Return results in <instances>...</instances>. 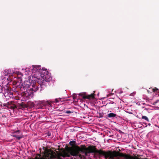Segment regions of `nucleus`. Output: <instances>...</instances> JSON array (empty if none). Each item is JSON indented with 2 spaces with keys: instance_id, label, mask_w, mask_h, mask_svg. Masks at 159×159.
Masks as SVG:
<instances>
[{
  "instance_id": "2eb2a0df",
  "label": "nucleus",
  "mask_w": 159,
  "mask_h": 159,
  "mask_svg": "<svg viewBox=\"0 0 159 159\" xmlns=\"http://www.w3.org/2000/svg\"><path fill=\"white\" fill-rule=\"evenodd\" d=\"M61 98H59L56 99L55 100V101L56 103H57L58 102H59V101H61Z\"/></svg>"
},
{
  "instance_id": "9b49d317",
  "label": "nucleus",
  "mask_w": 159,
  "mask_h": 159,
  "mask_svg": "<svg viewBox=\"0 0 159 159\" xmlns=\"http://www.w3.org/2000/svg\"><path fill=\"white\" fill-rule=\"evenodd\" d=\"M75 143H76V142L75 141H70V142L69 144L70 145H71L73 147V148H74V147L75 146L74 145L75 144Z\"/></svg>"
},
{
  "instance_id": "1a4fd4ad",
  "label": "nucleus",
  "mask_w": 159,
  "mask_h": 159,
  "mask_svg": "<svg viewBox=\"0 0 159 159\" xmlns=\"http://www.w3.org/2000/svg\"><path fill=\"white\" fill-rule=\"evenodd\" d=\"M32 88H31L30 90H32V91L36 92L38 90V87L36 85L33 86Z\"/></svg>"
},
{
  "instance_id": "393cba45",
  "label": "nucleus",
  "mask_w": 159,
  "mask_h": 159,
  "mask_svg": "<svg viewBox=\"0 0 159 159\" xmlns=\"http://www.w3.org/2000/svg\"><path fill=\"white\" fill-rule=\"evenodd\" d=\"M75 98V96H74V98Z\"/></svg>"
},
{
  "instance_id": "b1692460",
  "label": "nucleus",
  "mask_w": 159,
  "mask_h": 159,
  "mask_svg": "<svg viewBox=\"0 0 159 159\" xmlns=\"http://www.w3.org/2000/svg\"><path fill=\"white\" fill-rule=\"evenodd\" d=\"M32 106H34V105H33V104H32Z\"/></svg>"
},
{
  "instance_id": "0eeeda50",
  "label": "nucleus",
  "mask_w": 159,
  "mask_h": 159,
  "mask_svg": "<svg viewBox=\"0 0 159 159\" xmlns=\"http://www.w3.org/2000/svg\"><path fill=\"white\" fill-rule=\"evenodd\" d=\"M120 154V157H124L126 159H148L147 158L141 159L137 157L136 156L134 157L131 156L125 153H121V154Z\"/></svg>"
},
{
  "instance_id": "dca6fc26",
  "label": "nucleus",
  "mask_w": 159,
  "mask_h": 159,
  "mask_svg": "<svg viewBox=\"0 0 159 159\" xmlns=\"http://www.w3.org/2000/svg\"><path fill=\"white\" fill-rule=\"evenodd\" d=\"M158 89L156 88L152 89V90L153 92H155L157 91L158 90Z\"/></svg>"
},
{
  "instance_id": "f8f14e48",
  "label": "nucleus",
  "mask_w": 159,
  "mask_h": 159,
  "mask_svg": "<svg viewBox=\"0 0 159 159\" xmlns=\"http://www.w3.org/2000/svg\"><path fill=\"white\" fill-rule=\"evenodd\" d=\"M142 119L143 120H145L147 121H149L148 118L146 116H142Z\"/></svg>"
},
{
  "instance_id": "f3484780",
  "label": "nucleus",
  "mask_w": 159,
  "mask_h": 159,
  "mask_svg": "<svg viewBox=\"0 0 159 159\" xmlns=\"http://www.w3.org/2000/svg\"><path fill=\"white\" fill-rule=\"evenodd\" d=\"M3 95L6 98V99H7V97L8 95V93H3Z\"/></svg>"
},
{
  "instance_id": "39448f33",
  "label": "nucleus",
  "mask_w": 159,
  "mask_h": 159,
  "mask_svg": "<svg viewBox=\"0 0 159 159\" xmlns=\"http://www.w3.org/2000/svg\"><path fill=\"white\" fill-rule=\"evenodd\" d=\"M3 106L7 107L8 108L14 110L16 108V106L14 104V102L12 101L9 102L7 103H4L3 104Z\"/></svg>"
},
{
  "instance_id": "ddd939ff",
  "label": "nucleus",
  "mask_w": 159,
  "mask_h": 159,
  "mask_svg": "<svg viewBox=\"0 0 159 159\" xmlns=\"http://www.w3.org/2000/svg\"><path fill=\"white\" fill-rule=\"evenodd\" d=\"M5 89V88L2 86L0 85V93L3 92V91H4Z\"/></svg>"
},
{
  "instance_id": "412c9836",
  "label": "nucleus",
  "mask_w": 159,
  "mask_h": 159,
  "mask_svg": "<svg viewBox=\"0 0 159 159\" xmlns=\"http://www.w3.org/2000/svg\"><path fill=\"white\" fill-rule=\"evenodd\" d=\"M48 136H50L51 135L50 133H48Z\"/></svg>"
},
{
  "instance_id": "6ab92c4d",
  "label": "nucleus",
  "mask_w": 159,
  "mask_h": 159,
  "mask_svg": "<svg viewBox=\"0 0 159 159\" xmlns=\"http://www.w3.org/2000/svg\"><path fill=\"white\" fill-rule=\"evenodd\" d=\"M20 106L21 107H22V108H23V107H25L24 105V104H23V103H21L20 104Z\"/></svg>"
},
{
  "instance_id": "6e6552de",
  "label": "nucleus",
  "mask_w": 159,
  "mask_h": 159,
  "mask_svg": "<svg viewBox=\"0 0 159 159\" xmlns=\"http://www.w3.org/2000/svg\"><path fill=\"white\" fill-rule=\"evenodd\" d=\"M20 89L21 90L24 91L26 90V91H27V89H26V86L25 85V84H21L20 86Z\"/></svg>"
},
{
  "instance_id": "20e7f679",
  "label": "nucleus",
  "mask_w": 159,
  "mask_h": 159,
  "mask_svg": "<svg viewBox=\"0 0 159 159\" xmlns=\"http://www.w3.org/2000/svg\"><path fill=\"white\" fill-rule=\"evenodd\" d=\"M57 156L53 151L49 150L45 152L43 157H38L36 156L34 159L30 158L29 159H54Z\"/></svg>"
},
{
  "instance_id": "4be33fe9",
  "label": "nucleus",
  "mask_w": 159,
  "mask_h": 159,
  "mask_svg": "<svg viewBox=\"0 0 159 159\" xmlns=\"http://www.w3.org/2000/svg\"><path fill=\"white\" fill-rule=\"evenodd\" d=\"M57 159H61V158L60 157H58L57 158Z\"/></svg>"
},
{
  "instance_id": "a211bd4d",
  "label": "nucleus",
  "mask_w": 159,
  "mask_h": 159,
  "mask_svg": "<svg viewBox=\"0 0 159 159\" xmlns=\"http://www.w3.org/2000/svg\"><path fill=\"white\" fill-rule=\"evenodd\" d=\"M158 101H159L158 100H157L155 102H153V105H155L158 102Z\"/></svg>"
},
{
  "instance_id": "7ed1b4c3",
  "label": "nucleus",
  "mask_w": 159,
  "mask_h": 159,
  "mask_svg": "<svg viewBox=\"0 0 159 159\" xmlns=\"http://www.w3.org/2000/svg\"><path fill=\"white\" fill-rule=\"evenodd\" d=\"M33 70L38 71L41 74V78L38 79V82L41 84L43 83L44 81L49 82L52 80L51 74L49 72L46 70V69L41 70V66L40 65H33Z\"/></svg>"
},
{
  "instance_id": "4468645a",
  "label": "nucleus",
  "mask_w": 159,
  "mask_h": 159,
  "mask_svg": "<svg viewBox=\"0 0 159 159\" xmlns=\"http://www.w3.org/2000/svg\"><path fill=\"white\" fill-rule=\"evenodd\" d=\"M13 136H14V137H15L16 138V139H17L18 140H20L22 138V137L18 136L16 135H14Z\"/></svg>"
},
{
  "instance_id": "f03ea898",
  "label": "nucleus",
  "mask_w": 159,
  "mask_h": 159,
  "mask_svg": "<svg viewBox=\"0 0 159 159\" xmlns=\"http://www.w3.org/2000/svg\"><path fill=\"white\" fill-rule=\"evenodd\" d=\"M87 148L85 145H81L80 147L78 146H75L74 148L71 147H68L66 151L63 150L61 153V156L63 157H70V155L73 156H77L80 152L84 153L86 155L87 154Z\"/></svg>"
},
{
  "instance_id": "423d86ee",
  "label": "nucleus",
  "mask_w": 159,
  "mask_h": 159,
  "mask_svg": "<svg viewBox=\"0 0 159 159\" xmlns=\"http://www.w3.org/2000/svg\"><path fill=\"white\" fill-rule=\"evenodd\" d=\"M79 95L81 96L84 99H91V98L93 99L94 98L95 94L93 93L90 95H86L85 93H79Z\"/></svg>"
},
{
  "instance_id": "f257e3e1",
  "label": "nucleus",
  "mask_w": 159,
  "mask_h": 159,
  "mask_svg": "<svg viewBox=\"0 0 159 159\" xmlns=\"http://www.w3.org/2000/svg\"><path fill=\"white\" fill-rule=\"evenodd\" d=\"M98 153L100 156H104L106 159H114L115 157H120V154L121 153L115 151H108L105 152L101 149L97 150L96 147L94 146H90L87 148V153Z\"/></svg>"
},
{
  "instance_id": "9d476101",
  "label": "nucleus",
  "mask_w": 159,
  "mask_h": 159,
  "mask_svg": "<svg viewBox=\"0 0 159 159\" xmlns=\"http://www.w3.org/2000/svg\"><path fill=\"white\" fill-rule=\"evenodd\" d=\"M116 116V114L115 113H110L109 114H108V116L109 117L111 118V117H115Z\"/></svg>"
},
{
  "instance_id": "5701e85b",
  "label": "nucleus",
  "mask_w": 159,
  "mask_h": 159,
  "mask_svg": "<svg viewBox=\"0 0 159 159\" xmlns=\"http://www.w3.org/2000/svg\"><path fill=\"white\" fill-rule=\"evenodd\" d=\"M8 91V90H6V91H7H7Z\"/></svg>"
},
{
  "instance_id": "a878e982",
  "label": "nucleus",
  "mask_w": 159,
  "mask_h": 159,
  "mask_svg": "<svg viewBox=\"0 0 159 159\" xmlns=\"http://www.w3.org/2000/svg\"><path fill=\"white\" fill-rule=\"evenodd\" d=\"M158 93H159V92H158Z\"/></svg>"
},
{
  "instance_id": "aec40b11",
  "label": "nucleus",
  "mask_w": 159,
  "mask_h": 159,
  "mask_svg": "<svg viewBox=\"0 0 159 159\" xmlns=\"http://www.w3.org/2000/svg\"><path fill=\"white\" fill-rule=\"evenodd\" d=\"M66 113H72V112H71L70 111H66V112H65Z\"/></svg>"
}]
</instances>
